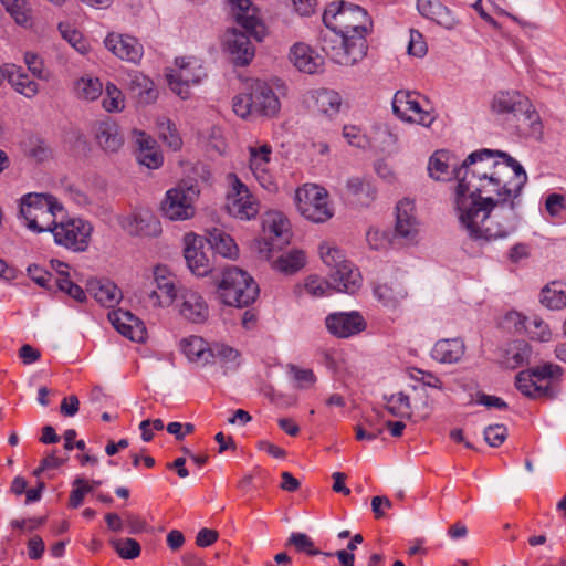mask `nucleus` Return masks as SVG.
Here are the masks:
<instances>
[{"mask_svg": "<svg viewBox=\"0 0 566 566\" xmlns=\"http://www.w3.org/2000/svg\"><path fill=\"white\" fill-rule=\"evenodd\" d=\"M319 255L322 261L332 269V271L336 270L340 263L346 262L343 252L334 245H331L327 242H323L319 244Z\"/></svg>", "mask_w": 566, "mask_h": 566, "instance_id": "59", "label": "nucleus"}, {"mask_svg": "<svg viewBox=\"0 0 566 566\" xmlns=\"http://www.w3.org/2000/svg\"><path fill=\"white\" fill-rule=\"evenodd\" d=\"M102 105L105 111L120 112L124 109L125 99L122 91L113 83H107L105 87V96L103 97Z\"/></svg>", "mask_w": 566, "mask_h": 566, "instance_id": "52", "label": "nucleus"}, {"mask_svg": "<svg viewBox=\"0 0 566 566\" xmlns=\"http://www.w3.org/2000/svg\"><path fill=\"white\" fill-rule=\"evenodd\" d=\"M506 319L514 325L517 333H524L532 339L548 342L552 338L548 324L537 315L525 316L518 312H511Z\"/></svg>", "mask_w": 566, "mask_h": 566, "instance_id": "21", "label": "nucleus"}, {"mask_svg": "<svg viewBox=\"0 0 566 566\" xmlns=\"http://www.w3.org/2000/svg\"><path fill=\"white\" fill-rule=\"evenodd\" d=\"M255 115L275 117L281 109V102L273 88L265 82L255 81L251 84Z\"/></svg>", "mask_w": 566, "mask_h": 566, "instance_id": "23", "label": "nucleus"}, {"mask_svg": "<svg viewBox=\"0 0 566 566\" xmlns=\"http://www.w3.org/2000/svg\"><path fill=\"white\" fill-rule=\"evenodd\" d=\"M63 211L62 203L49 193L31 192L21 198L20 214L25 227L36 233L51 232L57 214Z\"/></svg>", "mask_w": 566, "mask_h": 566, "instance_id": "3", "label": "nucleus"}, {"mask_svg": "<svg viewBox=\"0 0 566 566\" xmlns=\"http://www.w3.org/2000/svg\"><path fill=\"white\" fill-rule=\"evenodd\" d=\"M6 10L20 25H27L31 20V10L25 0H0Z\"/></svg>", "mask_w": 566, "mask_h": 566, "instance_id": "51", "label": "nucleus"}, {"mask_svg": "<svg viewBox=\"0 0 566 566\" xmlns=\"http://www.w3.org/2000/svg\"><path fill=\"white\" fill-rule=\"evenodd\" d=\"M541 303L549 310H562L566 306V283L554 281L545 285L541 292Z\"/></svg>", "mask_w": 566, "mask_h": 566, "instance_id": "44", "label": "nucleus"}, {"mask_svg": "<svg viewBox=\"0 0 566 566\" xmlns=\"http://www.w3.org/2000/svg\"><path fill=\"white\" fill-rule=\"evenodd\" d=\"M289 370L300 389H308L313 387L317 380L312 369H303L295 365H290Z\"/></svg>", "mask_w": 566, "mask_h": 566, "instance_id": "64", "label": "nucleus"}, {"mask_svg": "<svg viewBox=\"0 0 566 566\" xmlns=\"http://www.w3.org/2000/svg\"><path fill=\"white\" fill-rule=\"evenodd\" d=\"M206 76L201 61L193 56L177 57L175 67L168 69L166 73L169 88L182 99L189 98L191 87L199 85Z\"/></svg>", "mask_w": 566, "mask_h": 566, "instance_id": "8", "label": "nucleus"}, {"mask_svg": "<svg viewBox=\"0 0 566 566\" xmlns=\"http://www.w3.org/2000/svg\"><path fill=\"white\" fill-rule=\"evenodd\" d=\"M59 30L64 40H66L76 51L84 53L86 51V43L83 40L82 33L73 28L71 24L61 22Z\"/></svg>", "mask_w": 566, "mask_h": 566, "instance_id": "60", "label": "nucleus"}, {"mask_svg": "<svg viewBox=\"0 0 566 566\" xmlns=\"http://www.w3.org/2000/svg\"><path fill=\"white\" fill-rule=\"evenodd\" d=\"M105 46L117 57L136 63L144 53L143 45L130 35L111 33L106 36Z\"/></svg>", "mask_w": 566, "mask_h": 566, "instance_id": "24", "label": "nucleus"}, {"mask_svg": "<svg viewBox=\"0 0 566 566\" xmlns=\"http://www.w3.org/2000/svg\"><path fill=\"white\" fill-rule=\"evenodd\" d=\"M427 101L417 92L398 91L392 99V111L405 122L429 127L434 122V115L423 105Z\"/></svg>", "mask_w": 566, "mask_h": 566, "instance_id": "12", "label": "nucleus"}, {"mask_svg": "<svg viewBox=\"0 0 566 566\" xmlns=\"http://www.w3.org/2000/svg\"><path fill=\"white\" fill-rule=\"evenodd\" d=\"M51 233L57 245L73 252H84L90 245L93 227L84 219L67 218L56 222Z\"/></svg>", "mask_w": 566, "mask_h": 566, "instance_id": "9", "label": "nucleus"}, {"mask_svg": "<svg viewBox=\"0 0 566 566\" xmlns=\"http://www.w3.org/2000/svg\"><path fill=\"white\" fill-rule=\"evenodd\" d=\"M325 325L332 335L347 338L364 331L366 322L358 312L333 313L326 317Z\"/></svg>", "mask_w": 566, "mask_h": 566, "instance_id": "19", "label": "nucleus"}, {"mask_svg": "<svg viewBox=\"0 0 566 566\" xmlns=\"http://www.w3.org/2000/svg\"><path fill=\"white\" fill-rule=\"evenodd\" d=\"M94 137L98 146L106 153H116L124 144V137L118 125L109 118L99 120L94 125Z\"/></svg>", "mask_w": 566, "mask_h": 566, "instance_id": "27", "label": "nucleus"}, {"mask_svg": "<svg viewBox=\"0 0 566 566\" xmlns=\"http://www.w3.org/2000/svg\"><path fill=\"white\" fill-rule=\"evenodd\" d=\"M76 95L85 101H95L103 92V85L98 78L81 77L75 83Z\"/></svg>", "mask_w": 566, "mask_h": 566, "instance_id": "49", "label": "nucleus"}, {"mask_svg": "<svg viewBox=\"0 0 566 566\" xmlns=\"http://www.w3.org/2000/svg\"><path fill=\"white\" fill-rule=\"evenodd\" d=\"M382 433V428L376 426L370 418H365L361 423L355 426V438L358 441H371Z\"/></svg>", "mask_w": 566, "mask_h": 566, "instance_id": "61", "label": "nucleus"}, {"mask_svg": "<svg viewBox=\"0 0 566 566\" xmlns=\"http://www.w3.org/2000/svg\"><path fill=\"white\" fill-rule=\"evenodd\" d=\"M374 295L384 307L394 310L407 297L408 293L401 283L395 281L377 284L374 287Z\"/></svg>", "mask_w": 566, "mask_h": 566, "instance_id": "37", "label": "nucleus"}, {"mask_svg": "<svg viewBox=\"0 0 566 566\" xmlns=\"http://www.w3.org/2000/svg\"><path fill=\"white\" fill-rule=\"evenodd\" d=\"M54 284L56 285V287L60 291L66 293L69 296H71L72 298H74L77 302H83L86 298V295H85V292L83 291V289L81 286H78L77 284L73 283L70 280V276L67 273H64L62 271L59 272L57 276L54 277Z\"/></svg>", "mask_w": 566, "mask_h": 566, "instance_id": "53", "label": "nucleus"}, {"mask_svg": "<svg viewBox=\"0 0 566 566\" xmlns=\"http://www.w3.org/2000/svg\"><path fill=\"white\" fill-rule=\"evenodd\" d=\"M455 210L461 202H492L518 198L527 182L522 165L503 151L480 149L470 154L462 165L453 168Z\"/></svg>", "mask_w": 566, "mask_h": 566, "instance_id": "1", "label": "nucleus"}, {"mask_svg": "<svg viewBox=\"0 0 566 566\" xmlns=\"http://www.w3.org/2000/svg\"><path fill=\"white\" fill-rule=\"evenodd\" d=\"M323 22L328 30L343 32L345 35H366L371 27V21L365 9L359 6L345 2H332L323 14Z\"/></svg>", "mask_w": 566, "mask_h": 566, "instance_id": "4", "label": "nucleus"}, {"mask_svg": "<svg viewBox=\"0 0 566 566\" xmlns=\"http://www.w3.org/2000/svg\"><path fill=\"white\" fill-rule=\"evenodd\" d=\"M314 109L327 117H333L338 114L342 106L340 95L327 88H322L313 94Z\"/></svg>", "mask_w": 566, "mask_h": 566, "instance_id": "43", "label": "nucleus"}, {"mask_svg": "<svg viewBox=\"0 0 566 566\" xmlns=\"http://www.w3.org/2000/svg\"><path fill=\"white\" fill-rule=\"evenodd\" d=\"M343 137L350 146L357 148H365L369 144L368 137L363 129L355 125H345L343 127Z\"/></svg>", "mask_w": 566, "mask_h": 566, "instance_id": "62", "label": "nucleus"}, {"mask_svg": "<svg viewBox=\"0 0 566 566\" xmlns=\"http://www.w3.org/2000/svg\"><path fill=\"white\" fill-rule=\"evenodd\" d=\"M290 60L298 71L306 74H315L324 66V57L305 43H295L291 48Z\"/></svg>", "mask_w": 566, "mask_h": 566, "instance_id": "26", "label": "nucleus"}, {"mask_svg": "<svg viewBox=\"0 0 566 566\" xmlns=\"http://www.w3.org/2000/svg\"><path fill=\"white\" fill-rule=\"evenodd\" d=\"M179 347L190 361L201 365L211 363L210 346L200 336L191 335L182 338L179 343Z\"/></svg>", "mask_w": 566, "mask_h": 566, "instance_id": "35", "label": "nucleus"}, {"mask_svg": "<svg viewBox=\"0 0 566 566\" xmlns=\"http://www.w3.org/2000/svg\"><path fill=\"white\" fill-rule=\"evenodd\" d=\"M515 386L524 396L531 398H552L554 396L553 387L539 384L530 370H523L516 375Z\"/></svg>", "mask_w": 566, "mask_h": 566, "instance_id": "38", "label": "nucleus"}, {"mask_svg": "<svg viewBox=\"0 0 566 566\" xmlns=\"http://www.w3.org/2000/svg\"><path fill=\"white\" fill-rule=\"evenodd\" d=\"M322 50L335 63L353 65L360 61L367 53V41L361 35L349 36L343 32L329 30L322 35Z\"/></svg>", "mask_w": 566, "mask_h": 566, "instance_id": "6", "label": "nucleus"}, {"mask_svg": "<svg viewBox=\"0 0 566 566\" xmlns=\"http://www.w3.org/2000/svg\"><path fill=\"white\" fill-rule=\"evenodd\" d=\"M4 78L20 94L28 98L34 97L39 92L38 83L23 72L21 66L14 64L6 65Z\"/></svg>", "mask_w": 566, "mask_h": 566, "instance_id": "34", "label": "nucleus"}, {"mask_svg": "<svg viewBox=\"0 0 566 566\" xmlns=\"http://www.w3.org/2000/svg\"><path fill=\"white\" fill-rule=\"evenodd\" d=\"M119 226L129 235L158 237L161 233L160 221L150 211H136L122 216Z\"/></svg>", "mask_w": 566, "mask_h": 566, "instance_id": "17", "label": "nucleus"}, {"mask_svg": "<svg viewBox=\"0 0 566 566\" xmlns=\"http://www.w3.org/2000/svg\"><path fill=\"white\" fill-rule=\"evenodd\" d=\"M109 544L123 559H135L142 553L139 543L134 538H111Z\"/></svg>", "mask_w": 566, "mask_h": 566, "instance_id": "50", "label": "nucleus"}, {"mask_svg": "<svg viewBox=\"0 0 566 566\" xmlns=\"http://www.w3.org/2000/svg\"><path fill=\"white\" fill-rule=\"evenodd\" d=\"M539 384L552 386V381L562 375V368L558 365L546 363L528 369Z\"/></svg>", "mask_w": 566, "mask_h": 566, "instance_id": "57", "label": "nucleus"}, {"mask_svg": "<svg viewBox=\"0 0 566 566\" xmlns=\"http://www.w3.org/2000/svg\"><path fill=\"white\" fill-rule=\"evenodd\" d=\"M94 486L88 480L84 478H76L73 481V489L70 493L69 504L71 507L76 509L82 505L86 494L93 492Z\"/></svg>", "mask_w": 566, "mask_h": 566, "instance_id": "56", "label": "nucleus"}, {"mask_svg": "<svg viewBox=\"0 0 566 566\" xmlns=\"http://www.w3.org/2000/svg\"><path fill=\"white\" fill-rule=\"evenodd\" d=\"M465 353V345L463 339L444 338L438 340L432 350L431 357L441 364H457L459 363Z\"/></svg>", "mask_w": 566, "mask_h": 566, "instance_id": "31", "label": "nucleus"}, {"mask_svg": "<svg viewBox=\"0 0 566 566\" xmlns=\"http://www.w3.org/2000/svg\"><path fill=\"white\" fill-rule=\"evenodd\" d=\"M160 139L172 150L180 149L182 145L175 125L169 119H164L158 125Z\"/></svg>", "mask_w": 566, "mask_h": 566, "instance_id": "55", "label": "nucleus"}, {"mask_svg": "<svg viewBox=\"0 0 566 566\" xmlns=\"http://www.w3.org/2000/svg\"><path fill=\"white\" fill-rule=\"evenodd\" d=\"M505 198L496 201L461 202L458 218L468 237L480 244L505 239L515 232L518 224L516 200Z\"/></svg>", "mask_w": 566, "mask_h": 566, "instance_id": "2", "label": "nucleus"}, {"mask_svg": "<svg viewBox=\"0 0 566 566\" xmlns=\"http://www.w3.org/2000/svg\"><path fill=\"white\" fill-rule=\"evenodd\" d=\"M306 264V254L303 250L292 249L272 261V268L283 274H294Z\"/></svg>", "mask_w": 566, "mask_h": 566, "instance_id": "41", "label": "nucleus"}, {"mask_svg": "<svg viewBox=\"0 0 566 566\" xmlns=\"http://www.w3.org/2000/svg\"><path fill=\"white\" fill-rule=\"evenodd\" d=\"M199 193V188L192 184H179L169 189L161 202L163 214L174 221L191 219L196 213L195 202Z\"/></svg>", "mask_w": 566, "mask_h": 566, "instance_id": "10", "label": "nucleus"}, {"mask_svg": "<svg viewBox=\"0 0 566 566\" xmlns=\"http://www.w3.org/2000/svg\"><path fill=\"white\" fill-rule=\"evenodd\" d=\"M229 178L231 179V190L227 196V210L231 216L241 220L255 218L260 210L259 200L237 175L231 174Z\"/></svg>", "mask_w": 566, "mask_h": 566, "instance_id": "14", "label": "nucleus"}, {"mask_svg": "<svg viewBox=\"0 0 566 566\" xmlns=\"http://www.w3.org/2000/svg\"><path fill=\"white\" fill-rule=\"evenodd\" d=\"M346 189L350 200L359 206H369L376 197V188L366 178H349Z\"/></svg>", "mask_w": 566, "mask_h": 566, "instance_id": "39", "label": "nucleus"}, {"mask_svg": "<svg viewBox=\"0 0 566 566\" xmlns=\"http://www.w3.org/2000/svg\"><path fill=\"white\" fill-rule=\"evenodd\" d=\"M249 33L238 30H229L226 33L224 46L231 55L232 62L239 66H245L254 57V46L249 39Z\"/></svg>", "mask_w": 566, "mask_h": 566, "instance_id": "22", "label": "nucleus"}, {"mask_svg": "<svg viewBox=\"0 0 566 566\" xmlns=\"http://www.w3.org/2000/svg\"><path fill=\"white\" fill-rule=\"evenodd\" d=\"M528 105V98L516 91H501L496 93L491 103V109L499 115H517L521 108Z\"/></svg>", "mask_w": 566, "mask_h": 566, "instance_id": "32", "label": "nucleus"}, {"mask_svg": "<svg viewBox=\"0 0 566 566\" xmlns=\"http://www.w3.org/2000/svg\"><path fill=\"white\" fill-rule=\"evenodd\" d=\"M185 259L189 270L197 276H206L211 271V265L207 255L195 245L187 243L185 248Z\"/></svg>", "mask_w": 566, "mask_h": 566, "instance_id": "46", "label": "nucleus"}, {"mask_svg": "<svg viewBox=\"0 0 566 566\" xmlns=\"http://www.w3.org/2000/svg\"><path fill=\"white\" fill-rule=\"evenodd\" d=\"M154 282L156 290L149 294L153 306H170L177 300L175 275L166 266L157 265L154 268Z\"/></svg>", "mask_w": 566, "mask_h": 566, "instance_id": "18", "label": "nucleus"}, {"mask_svg": "<svg viewBox=\"0 0 566 566\" xmlns=\"http://www.w3.org/2000/svg\"><path fill=\"white\" fill-rule=\"evenodd\" d=\"M516 117V128L521 135L531 137L534 139H541L543 136V124L539 117V114L533 107L531 101L528 99V105L523 106L521 111L517 112Z\"/></svg>", "mask_w": 566, "mask_h": 566, "instance_id": "33", "label": "nucleus"}, {"mask_svg": "<svg viewBox=\"0 0 566 566\" xmlns=\"http://www.w3.org/2000/svg\"><path fill=\"white\" fill-rule=\"evenodd\" d=\"M291 224L286 216L277 210L268 211L263 218L264 239L259 241V252L266 260L272 259L275 245L289 243Z\"/></svg>", "mask_w": 566, "mask_h": 566, "instance_id": "13", "label": "nucleus"}, {"mask_svg": "<svg viewBox=\"0 0 566 566\" xmlns=\"http://www.w3.org/2000/svg\"><path fill=\"white\" fill-rule=\"evenodd\" d=\"M259 295V286L245 271L229 266L223 270L218 283V296L228 306L244 307Z\"/></svg>", "mask_w": 566, "mask_h": 566, "instance_id": "5", "label": "nucleus"}, {"mask_svg": "<svg viewBox=\"0 0 566 566\" xmlns=\"http://www.w3.org/2000/svg\"><path fill=\"white\" fill-rule=\"evenodd\" d=\"M252 90L249 93H241L233 97L232 109L241 118L255 115Z\"/></svg>", "mask_w": 566, "mask_h": 566, "instance_id": "54", "label": "nucleus"}, {"mask_svg": "<svg viewBox=\"0 0 566 566\" xmlns=\"http://www.w3.org/2000/svg\"><path fill=\"white\" fill-rule=\"evenodd\" d=\"M127 81L129 91L139 99V102L148 104L157 98V91L155 90L154 82L143 73H129Z\"/></svg>", "mask_w": 566, "mask_h": 566, "instance_id": "40", "label": "nucleus"}, {"mask_svg": "<svg viewBox=\"0 0 566 566\" xmlns=\"http://www.w3.org/2000/svg\"><path fill=\"white\" fill-rule=\"evenodd\" d=\"M294 201L301 216L312 222H326L334 214L327 190L318 185L305 184L298 187Z\"/></svg>", "mask_w": 566, "mask_h": 566, "instance_id": "7", "label": "nucleus"}, {"mask_svg": "<svg viewBox=\"0 0 566 566\" xmlns=\"http://www.w3.org/2000/svg\"><path fill=\"white\" fill-rule=\"evenodd\" d=\"M232 15L237 23L247 33L256 40H262L265 34L264 24L260 18L259 9L251 0H229Z\"/></svg>", "mask_w": 566, "mask_h": 566, "instance_id": "15", "label": "nucleus"}, {"mask_svg": "<svg viewBox=\"0 0 566 566\" xmlns=\"http://www.w3.org/2000/svg\"><path fill=\"white\" fill-rule=\"evenodd\" d=\"M531 354V346L526 342L515 340L509 345L503 357V364L510 369H516L528 364Z\"/></svg>", "mask_w": 566, "mask_h": 566, "instance_id": "45", "label": "nucleus"}, {"mask_svg": "<svg viewBox=\"0 0 566 566\" xmlns=\"http://www.w3.org/2000/svg\"><path fill=\"white\" fill-rule=\"evenodd\" d=\"M451 156L446 150L436 151L429 159L428 171L436 180H448L450 178Z\"/></svg>", "mask_w": 566, "mask_h": 566, "instance_id": "47", "label": "nucleus"}, {"mask_svg": "<svg viewBox=\"0 0 566 566\" xmlns=\"http://www.w3.org/2000/svg\"><path fill=\"white\" fill-rule=\"evenodd\" d=\"M207 240L211 249L224 258L233 259L239 253L234 240L222 229L213 228L209 230Z\"/></svg>", "mask_w": 566, "mask_h": 566, "instance_id": "42", "label": "nucleus"}, {"mask_svg": "<svg viewBox=\"0 0 566 566\" xmlns=\"http://www.w3.org/2000/svg\"><path fill=\"white\" fill-rule=\"evenodd\" d=\"M329 276L333 289L337 292L354 294L361 286V275L349 261L340 263L336 270L331 272Z\"/></svg>", "mask_w": 566, "mask_h": 566, "instance_id": "28", "label": "nucleus"}, {"mask_svg": "<svg viewBox=\"0 0 566 566\" xmlns=\"http://www.w3.org/2000/svg\"><path fill=\"white\" fill-rule=\"evenodd\" d=\"M286 545L294 546L298 553H306L312 556L322 554L319 549L315 548L313 539L304 533H292Z\"/></svg>", "mask_w": 566, "mask_h": 566, "instance_id": "58", "label": "nucleus"}, {"mask_svg": "<svg viewBox=\"0 0 566 566\" xmlns=\"http://www.w3.org/2000/svg\"><path fill=\"white\" fill-rule=\"evenodd\" d=\"M133 134L137 145V160L147 168H159L163 165V155L157 148L156 140L142 130H134Z\"/></svg>", "mask_w": 566, "mask_h": 566, "instance_id": "30", "label": "nucleus"}, {"mask_svg": "<svg viewBox=\"0 0 566 566\" xmlns=\"http://www.w3.org/2000/svg\"><path fill=\"white\" fill-rule=\"evenodd\" d=\"M211 363L219 359L223 364L235 363L239 352L228 345L216 343L210 346Z\"/></svg>", "mask_w": 566, "mask_h": 566, "instance_id": "63", "label": "nucleus"}, {"mask_svg": "<svg viewBox=\"0 0 566 566\" xmlns=\"http://www.w3.org/2000/svg\"><path fill=\"white\" fill-rule=\"evenodd\" d=\"M108 318L114 328L128 339L143 343L146 339L147 332L144 323L130 312L118 310L108 314Z\"/></svg>", "mask_w": 566, "mask_h": 566, "instance_id": "25", "label": "nucleus"}, {"mask_svg": "<svg viewBox=\"0 0 566 566\" xmlns=\"http://www.w3.org/2000/svg\"><path fill=\"white\" fill-rule=\"evenodd\" d=\"M176 301L178 312L186 321L201 324L208 319L209 306L199 292L184 289Z\"/></svg>", "mask_w": 566, "mask_h": 566, "instance_id": "16", "label": "nucleus"}, {"mask_svg": "<svg viewBox=\"0 0 566 566\" xmlns=\"http://www.w3.org/2000/svg\"><path fill=\"white\" fill-rule=\"evenodd\" d=\"M417 9L422 17L444 29L451 30L459 23L455 14L439 0H418Z\"/></svg>", "mask_w": 566, "mask_h": 566, "instance_id": "29", "label": "nucleus"}, {"mask_svg": "<svg viewBox=\"0 0 566 566\" xmlns=\"http://www.w3.org/2000/svg\"><path fill=\"white\" fill-rule=\"evenodd\" d=\"M386 409L388 412L398 418L410 419L412 417V407L410 397L402 391L385 397Z\"/></svg>", "mask_w": 566, "mask_h": 566, "instance_id": "48", "label": "nucleus"}, {"mask_svg": "<svg viewBox=\"0 0 566 566\" xmlns=\"http://www.w3.org/2000/svg\"><path fill=\"white\" fill-rule=\"evenodd\" d=\"M88 292L105 307H114L122 300V291L112 281L96 280L88 283Z\"/></svg>", "mask_w": 566, "mask_h": 566, "instance_id": "36", "label": "nucleus"}, {"mask_svg": "<svg viewBox=\"0 0 566 566\" xmlns=\"http://www.w3.org/2000/svg\"><path fill=\"white\" fill-rule=\"evenodd\" d=\"M419 230L420 222L415 202L408 198L400 200L396 206V234L412 241L418 235Z\"/></svg>", "mask_w": 566, "mask_h": 566, "instance_id": "20", "label": "nucleus"}, {"mask_svg": "<svg viewBox=\"0 0 566 566\" xmlns=\"http://www.w3.org/2000/svg\"><path fill=\"white\" fill-rule=\"evenodd\" d=\"M249 169L256 182L266 191L273 193L279 189L277 177L272 167V146L268 143L248 146Z\"/></svg>", "mask_w": 566, "mask_h": 566, "instance_id": "11", "label": "nucleus"}]
</instances>
